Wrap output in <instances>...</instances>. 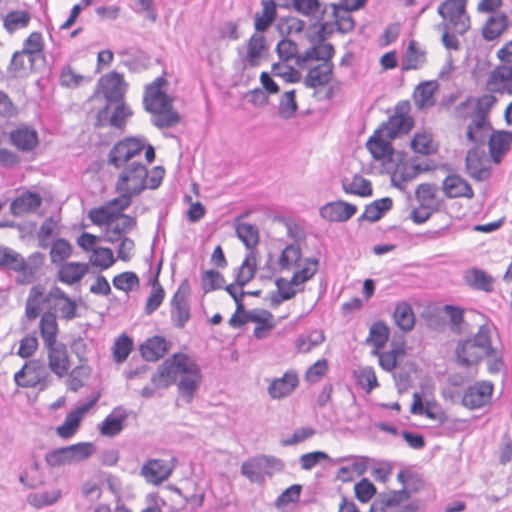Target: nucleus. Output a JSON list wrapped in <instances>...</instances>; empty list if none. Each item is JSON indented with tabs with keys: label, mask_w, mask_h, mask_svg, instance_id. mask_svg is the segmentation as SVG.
Masks as SVG:
<instances>
[{
	"label": "nucleus",
	"mask_w": 512,
	"mask_h": 512,
	"mask_svg": "<svg viewBox=\"0 0 512 512\" xmlns=\"http://www.w3.org/2000/svg\"><path fill=\"white\" fill-rule=\"evenodd\" d=\"M165 170L162 166H155L150 171L140 161H132L122 171L116 182V191L119 196L112 200L120 210L128 208L132 199L141 194L145 189H157L164 178Z\"/></svg>",
	"instance_id": "obj_1"
},
{
	"label": "nucleus",
	"mask_w": 512,
	"mask_h": 512,
	"mask_svg": "<svg viewBox=\"0 0 512 512\" xmlns=\"http://www.w3.org/2000/svg\"><path fill=\"white\" fill-rule=\"evenodd\" d=\"M167 80L160 76L146 86L143 105L147 112L155 115L152 122L158 128H168L180 121V116L173 111V99L168 96L164 87Z\"/></svg>",
	"instance_id": "obj_2"
},
{
	"label": "nucleus",
	"mask_w": 512,
	"mask_h": 512,
	"mask_svg": "<svg viewBox=\"0 0 512 512\" xmlns=\"http://www.w3.org/2000/svg\"><path fill=\"white\" fill-rule=\"evenodd\" d=\"M200 370L197 362L185 353H174L159 365L156 373L151 377L155 388H168L178 375L197 373Z\"/></svg>",
	"instance_id": "obj_3"
},
{
	"label": "nucleus",
	"mask_w": 512,
	"mask_h": 512,
	"mask_svg": "<svg viewBox=\"0 0 512 512\" xmlns=\"http://www.w3.org/2000/svg\"><path fill=\"white\" fill-rule=\"evenodd\" d=\"M145 148V137L130 136L117 141L108 153L107 162L109 165L120 169L126 167L132 161H139L142 151Z\"/></svg>",
	"instance_id": "obj_4"
},
{
	"label": "nucleus",
	"mask_w": 512,
	"mask_h": 512,
	"mask_svg": "<svg viewBox=\"0 0 512 512\" xmlns=\"http://www.w3.org/2000/svg\"><path fill=\"white\" fill-rule=\"evenodd\" d=\"M284 468L283 462L269 455H258L244 461L241 465V474L250 482L263 484L266 476H272L274 472Z\"/></svg>",
	"instance_id": "obj_5"
},
{
	"label": "nucleus",
	"mask_w": 512,
	"mask_h": 512,
	"mask_svg": "<svg viewBox=\"0 0 512 512\" xmlns=\"http://www.w3.org/2000/svg\"><path fill=\"white\" fill-rule=\"evenodd\" d=\"M14 380L20 387L46 389L51 384L50 374L40 360H30L15 373Z\"/></svg>",
	"instance_id": "obj_6"
},
{
	"label": "nucleus",
	"mask_w": 512,
	"mask_h": 512,
	"mask_svg": "<svg viewBox=\"0 0 512 512\" xmlns=\"http://www.w3.org/2000/svg\"><path fill=\"white\" fill-rule=\"evenodd\" d=\"M46 312H53L55 318L59 316L65 320H72L77 316V304L60 287L53 286L42 299Z\"/></svg>",
	"instance_id": "obj_7"
},
{
	"label": "nucleus",
	"mask_w": 512,
	"mask_h": 512,
	"mask_svg": "<svg viewBox=\"0 0 512 512\" xmlns=\"http://www.w3.org/2000/svg\"><path fill=\"white\" fill-rule=\"evenodd\" d=\"M466 5L467 0H445L438 6L439 15L460 35L470 29V18L466 13Z\"/></svg>",
	"instance_id": "obj_8"
},
{
	"label": "nucleus",
	"mask_w": 512,
	"mask_h": 512,
	"mask_svg": "<svg viewBox=\"0 0 512 512\" xmlns=\"http://www.w3.org/2000/svg\"><path fill=\"white\" fill-rule=\"evenodd\" d=\"M497 99L492 94H484L480 97H468L456 107V115L459 118L467 119L475 117L489 120L488 116Z\"/></svg>",
	"instance_id": "obj_9"
},
{
	"label": "nucleus",
	"mask_w": 512,
	"mask_h": 512,
	"mask_svg": "<svg viewBox=\"0 0 512 512\" xmlns=\"http://www.w3.org/2000/svg\"><path fill=\"white\" fill-rule=\"evenodd\" d=\"M493 389L489 381L476 382L464 391L461 403L470 410L482 408L491 402Z\"/></svg>",
	"instance_id": "obj_10"
},
{
	"label": "nucleus",
	"mask_w": 512,
	"mask_h": 512,
	"mask_svg": "<svg viewBox=\"0 0 512 512\" xmlns=\"http://www.w3.org/2000/svg\"><path fill=\"white\" fill-rule=\"evenodd\" d=\"M408 105L399 104L396 107L394 115L390 116L387 122L381 124L380 128L383 130L386 138H395L398 135L408 133L413 127L414 121L408 115L406 109Z\"/></svg>",
	"instance_id": "obj_11"
},
{
	"label": "nucleus",
	"mask_w": 512,
	"mask_h": 512,
	"mask_svg": "<svg viewBox=\"0 0 512 512\" xmlns=\"http://www.w3.org/2000/svg\"><path fill=\"white\" fill-rule=\"evenodd\" d=\"M486 87L491 93L512 96V66H496L487 78Z\"/></svg>",
	"instance_id": "obj_12"
},
{
	"label": "nucleus",
	"mask_w": 512,
	"mask_h": 512,
	"mask_svg": "<svg viewBox=\"0 0 512 512\" xmlns=\"http://www.w3.org/2000/svg\"><path fill=\"white\" fill-rule=\"evenodd\" d=\"M115 106L110 114V105L106 104L97 113V125L102 126L106 123L115 128L122 129L126 125V120L132 116V110L123 101L114 102Z\"/></svg>",
	"instance_id": "obj_13"
},
{
	"label": "nucleus",
	"mask_w": 512,
	"mask_h": 512,
	"mask_svg": "<svg viewBox=\"0 0 512 512\" xmlns=\"http://www.w3.org/2000/svg\"><path fill=\"white\" fill-rule=\"evenodd\" d=\"M357 212V207L343 200L328 202L319 208L321 218L329 222H346Z\"/></svg>",
	"instance_id": "obj_14"
},
{
	"label": "nucleus",
	"mask_w": 512,
	"mask_h": 512,
	"mask_svg": "<svg viewBox=\"0 0 512 512\" xmlns=\"http://www.w3.org/2000/svg\"><path fill=\"white\" fill-rule=\"evenodd\" d=\"M187 295L188 290L181 285L171 299V321L177 328H183L191 317Z\"/></svg>",
	"instance_id": "obj_15"
},
{
	"label": "nucleus",
	"mask_w": 512,
	"mask_h": 512,
	"mask_svg": "<svg viewBox=\"0 0 512 512\" xmlns=\"http://www.w3.org/2000/svg\"><path fill=\"white\" fill-rule=\"evenodd\" d=\"M99 85L106 99V104L112 105L114 102L123 101L126 85L124 78L117 72H112L101 77Z\"/></svg>",
	"instance_id": "obj_16"
},
{
	"label": "nucleus",
	"mask_w": 512,
	"mask_h": 512,
	"mask_svg": "<svg viewBox=\"0 0 512 512\" xmlns=\"http://www.w3.org/2000/svg\"><path fill=\"white\" fill-rule=\"evenodd\" d=\"M47 349L48 367L58 377H64L70 368L69 355L64 343L45 347Z\"/></svg>",
	"instance_id": "obj_17"
},
{
	"label": "nucleus",
	"mask_w": 512,
	"mask_h": 512,
	"mask_svg": "<svg viewBox=\"0 0 512 512\" xmlns=\"http://www.w3.org/2000/svg\"><path fill=\"white\" fill-rule=\"evenodd\" d=\"M298 374L294 370L286 371L282 377L273 379L268 386V394L272 399L289 396L298 386Z\"/></svg>",
	"instance_id": "obj_18"
},
{
	"label": "nucleus",
	"mask_w": 512,
	"mask_h": 512,
	"mask_svg": "<svg viewBox=\"0 0 512 512\" xmlns=\"http://www.w3.org/2000/svg\"><path fill=\"white\" fill-rule=\"evenodd\" d=\"M42 204V197L37 192L26 190L17 195L10 204L13 216L21 217L35 212Z\"/></svg>",
	"instance_id": "obj_19"
},
{
	"label": "nucleus",
	"mask_w": 512,
	"mask_h": 512,
	"mask_svg": "<svg viewBox=\"0 0 512 512\" xmlns=\"http://www.w3.org/2000/svg\"><path fill=\"white\" fill-rule=\"evenodd\" d=\"M9 139L11 144L22 152L34 150L39 143L37 131L28 125L19 126L11 131Z\"/></svg>",
	"instance_id": "obj_20"
},
{
	"label": "nucleus",
	"mask_w": 512,
	"mask_h": 512,
	"mask_svg": "<svg viewBox=\"0 0 512 512\" xmlns=\"http://www.w3.org/2000/svg\"><path fill=\"white\" fill-rule=\"evenodd\" d=\"M172 466L162 459H150L141 468V475L152 484H160L172 473Z\"/></svg>",
	"instance_id": "obj_21"
},
{
	"label": "nucleus",
	"mask_w": 512,
	"mask_h": 512,
	"mask_svg": "<svg viewBox=\"0 0 512 512\" xmlns=\"http://www.w3.org/2000/svg\"><path fill=\"white\" fill-rule=\"evenodd\" d=\"M457 363L463 367H471L486 357L481 349L476 347L471 338L460 340L455 350Z\"/></svg>",
	"instance_id": "obj_22"
},
{
	"label": "nucleus",
	"mask_w": 512,
	"mask_h": 512,
	"mask_svg": "<svg viewBox=\"0 0 512 512\" xmlns=\"http://www.w3.org/2000/svg\"><path fill=\"white\" fill-rule=\"evenodd\" d=\"M334 64L332 61L322 62L309 69L304 84L308 88L328 85L333 79Z\"/></svg>",
	"instance_id": "obj_23"
},
{
	"label": "nucleus",
	"mask_w": 512,
	"mask_h": 512,
	"mask_svg": "<svg viewBox=\"0 0 512 512\" xmlns=\"http://www.w3.org/2000/svg\"><path fill=\"white\" fill-rule=\"evenodd\" d=\"M324 38L321 41L309 47L304 53L296 57V65L302 67L308 61H332L335 54V49L332 44L324 43Z\"/></svg>",
	"instance_id": "obj_24"
},
{
	"label": "nucleus",
	"mask_w": 512,
	"mask_h": 512,
	"mask_svg": "<svg viewBox=\"0 0 512 512\" xmlns=\"http://www.w3.org/2000/svg\"><path fill=\"white\" fill-rule=\"evenodd\" d=\"M128 411L122 406H118L105 417L99 424L101 435L107 437H115L121 433L124 428V422L128 418Z\"/></svg>",
	"instance_id": "obj_25"
},
{
	"label": "nucleus",
	"mask_w": 512,
	"mask_h": 512,
	"mask_svg": "<svg viewBox=\"0 0 512 512\" xmlns=\"http://www.w3.org/2000/svg\"><path fill=\"white\" fill-rule=\"evenodd\" d=\"M386 138L383 130L379 127L368 139L366 146L375 160H382L392 156L393 148L389 140Z\"/></svg>",
	"instance_id": "obj_26"
},
{
	"label": "nucleus",
	"mask_w": 512,
	"mask_h": 512,
	"mask_svg": "<svg viewBox=\"0 0 512 512\" xmlns=\"http://www.w3.org/2000/svg\"><path fill=\"white\" fill-rule=\"evenodd\" d=\"M465 165L470 177L477 181H484L490 176V169L483 164V154L476 147L468 150Z\"/></svg>",
	"instance_id": "obj_27"
},
{
	"label": "nucleus",
	"mask_w": 512,
	"mask_h": 512,
	"mask_svg": "<svg viewBox=\"0 0 512 512\" xmlns=\"http://www.w3.org/2000/svg\"><path fill=\"white\" fill-rule=\"evenodd\" d=\"M443 191L448 198L474 196L471 185L458 175H448L443 181Z\"/></svg>",
	"instance_id": "obj_28"
},
{
	"label": "nucleus",
	"mask_w": 512,
	"mask_h": 512,
	"mask_svg": "<svg viewBox=\"0 0 512 512\" xmlns=\"http://www.w3.org/2000/svg\"><path fill=\"white\" fill-rule=\"evenodd\" d=\"M512 132L497 131L489 138V151L495 163H499L504 154L510 149Z\"/></svg>",
	"instance_id": "obj_29"
},
{
	"label": "nucleus",
	"mask_w": 512,
	"mask_h": 512,
	"mask_svg": "<svg viewBox=\"0 0 512 512\" xmlns=\"http://www.w3.org/2000/svg\"><path fill=\"white\" fill-rule=\"evenodd\" d=\"M88 272V265L79 262H66L61 265L57 272L60 282L73 285L79 282Z\"/></svg>",
	"instance_id": "obj_30"
},
{
	"label": "nucleus",
	"mask_w": 512,
	"mask_h": 512,
	"mask_svg": "<svg viewBox=\"0 0 512 512\" xmlns=\"http://www.w3.org/2000/svg\"><path fill=\"white\" fill-rule=\"evenodd\" d=\"M167 350V341L161 336L149 338L140 346V353L142 357L146 361L150 362H154L162 358Z\"/></svg>",
	"instance_id": "obj_31"
},
{
	"label": "nucleus",
	"mask_w": 512,
	"mask_h": 512,
	"mask_svg": "<svg viewBox=\"0 0 512 512\" xmlns=\"http://www.w3.org/2000/svg\"><path fill=\"white\" fill-rule=\"evenodd\" d=\"M262 11L255 14L254 27L257 32H265L273 24L277 16V6L274 0H262Z\"/></svg>",
	"instance_id": "obj_32"
},
{
	"label": "nucleus",
	"mask_w": 512,
	"mask_h": 512,
	"mask_svg": "<svg viewBox=\"0 0 512 512\" xmlns=\"http://www.w3.org/2000/svg\"><path fill=\"white\" fill-rule=\"evenodd\" d=\"M393 318L397 327L404 332L411 331L415 326L416 318L413 308L406 301L398 302L395 305Z\"/></svg>",
	"instance_id": "obj_33"
},
{
	"label": "nucleus",
	"mask_w": 512,
	"mask_h": 512,
	"mask_svg": "<svg viewBox=\"0 0 512 512\" xmlns=\"http://www.w3.org/2000/svg\"><path fill=\"white\" fill-rule=\"evenodd\" d=\"M40 335L45 347L58 344V324L53 312H45L39 323Z\"/></svg>",
	"instance_id": "obj_34"
},
{
	"label": "nucleus",
	"mask_w": 512,
	"mask_h": 512,
	"mask_svg": "<svg viewBox=\"0 0 512 512\" xmlns=\"http://www.w3.org/2000/svg\"><path fill=\"white\" fill-rule=\"evenodd\" d=\"M495 331L496 327L492 323L486 322L479 327L473 337H470L486 357H492L495 354L496 348L492 346V334Z\"/></svg>",
	"instance_id": "obj_35"
},
{
	"label": "nucleus",
	"mask_w": 512,
	"mask_h": 512,
	"mask_svg": "<svg viewBox=\"0 0 512 512\" xmlns=\"http://www.w3.org/2000/svg\"><path fill=\"white\" fill-rule=\"evenodd\" d=\"M471 121L466 129V138L470 143L479 145L485 143L488 132L492 129L489 120L470 117Z\"/></svg>",
	"instance_id": "obj_36"
},
{
	"label": "nucleus",
	"mask_w": 512,
	"mask_h": 512,
	"mask_svg": "<svg viewBox=\"0 0 512 512\" xmlns=\"http://www.w3.org/2000/svg\"><path fill=\"white\" fill-rule=\"evenodd\" d=\"M201 382V370H198L197 373H190L180 378L177 384L178 392L187 403H190L193 400L194 394L199 388Z\"/></svg>",
	"instance_id": "obj_37"
},
{
	"label": "nucleus",
	"mask_w": 512,
	"mask_h": 512,
	"mask_svg": "<svg viewBox=\"0 0 512 512\" xmlns=\"http://www.w3.org/2000/svg\"><path fill=\"white\" fill-rule=\"evenodd\" d=\"M24 257L10 247L0 245V268L14 271L21 275Z\"/></svg>",
	"instance_id": "obj_38"
},
{
	"label": "nucleus",
	"mask_w": 512,
	"mask_h": 512,
	"mask_svg": "<svg viewBox=\"0 0 512 512\" xmlns=\"http://www.w3.org/2000/svg\"><path fill=\"white\" fill-rule=\"evenodd\" d=\"M275 285L277 291L270 294L271 306L276 308L284 301L290 300L295 297L297 291L294 289V283L291 280H286L283 277L276 279Z\"/></svg>",
	"instance_id": "obj_39"
},
{
	"label": "nucleus",
	"mask_w": 512,
	"mask_h": 512,
	"mask_svg": "<svg viewBox=\"0 0 512 512\" xmlns=\"http://www.w3.org/2000/svg\"><path fill=\"white\" fill-rule=\"evenodd\" d=\"M266 49V39L264 35L255 33L247 43L246 64L250 67L259 65L263 51Z\"/></svg>",
	"instance_id": "obj_40"
},
{
	"label": "nucleus",
	"mask_w": 512,
	"mask_h": 512,
	"mask_svg": "<svg viewBox=\"0 0 512 512\" xmlns=\"http://www.w3.org/2000/svg\"><path fill=\"white\" fill-rule=\"evenodd\" d=\"M466 282L469 286L476 290H481L485 292H491L494 288V279L491 275L487 274L485 271L472 268L470 269L465 276Z\"/></svg>",
	"instance_id": "obj_41"
},
{
	"label": "nucleus",
	"mask_w": 512,
	"mask_h": 512,
	"mask_svg": "<svg viewBox=\"0 0 512 512\" xmlns=\"http://www.w3.org/2000/svg\"><path fill=\"white\" fill-rule=\"evenodd\" d=\"M437 89L436 82L426 81L420 83L413 94L414 102L419 108L432 107L435 104L434 94Z\"/></svg>",
	"instance_id": "obj_42"
},
{
	"label": "nucleus",
	"mask_w": 512,
	"mask_h": 512,
	"mask_svg": "<svg viewBox=\"0 0 512 512\" xmlns=\"http://www.w3.org/2000/svg\"><path fill=\"white\" fill-rule=\"evenodd\" d=\"M256 273V255L254 251H249L241 266L237 270L235 282L239 288H243L250 282Z\"/></svg>",
	"instance_id": "obj_43"
},
{
	"label": "nucleus",
	"mask_w": 512,
	"mask_h": 512,
	"mask_svg": "<svg viewBox=\"0 0 512 512\" xmlns=\"http://www.w3.org/2000/svg\"><path fill=\"white\" fill-rule=\"evenodd\" d=\"M392 205L393 201L389 197L375 200L365 207V210L359 219L376 222L382 218L385 212L392 208Z\"/></svg>",
	"instance_id": "obj_44"
},
{
	"label": "nucleus",
	"mask_w": 512,
	"mask_h": 512,
	"mask_svg": "<svg viewBox=\"0 0 512 512\" xmlns=\"http://www.w3.org/2000/svg\"><path fill=\"white\" fill-rule=\"evenodd\" d=\"M508 26V17L505 14L491 16L482 29V36L487 41L497 39Z\"/></svg>",
	"instance_id": "obj_45"
},
{
	"label": "nucleus",
	"mask_w": 512,
	"mask_h": 512,
	"mask_svg": "<svg viewBox=\"0 0 512 512\" xmlns=\"http://www.w3.org/2000/svg\"><path fill=\"white\" fill-rule=\"evenodd\" d=\"M424 63L425 52L418 48V44L415 40H411L402 60V69L416 70L421 68Z\"/></svg>",
	"instance_id": "obj_46"
},
{
	"label": "nucleus",
	"mask_w": 512,
	"mask_h": 512,
	"mask_svg": "<svg viewBox=\"0 0 512 512\" xmlns=\"http://www.w3.org/2000/svg\"><path fill=\"white\" fill-rule=\"evenodd\" d=\"M118 209L117 204H113L112 200L105 206H101L98 208H93L89 211L88 217L89 219L96 225H109L118 216L116 213Z\"/></svg>",
	"instance_id": "obj_47"
},
{
	"label": "nucleus",
	"mask_w": 512,
	"mask_h": 512,
	"mask_svg": "<svg viewBox=\"0 0 512 512\" xmlns=\"http://www.w3.org/2000/svg\"><path fill=\"white\" fill-rule=\"evenodd\" d=\"M235 229L237 237L249 251H253L259 242L258 228L253 224L237 222Z\"/></svg>",
	"instance_id": "obj_48"
},
{
	"label": "nucleus",
	"mask_w": 512,
	"mask_h": 512,
	"mask_svg": "<svg viewBox=\"0 0 512 512\" xmlns=\"http://www.w3.org/2000/svg\"><path fill=\"white\" fill-rule=\"evenodd\" d=\"M389 339V328L382 322L373 323L369 329L367 343H371L376 350L382 349Z\"/></svg>",
	"instance_id": "obj_49"
},
{
	"label": "nucleus",
	"mask_w": 512,
	"mask_h": 512,
	"mask_svg": "<svg viewBox=\"0 0 512 512\" xmlns=\"http://www.w3.org/2000/svg\"><path fill=\"white\" fill-rule=\"evenodd\" d=\"M30 20L31 16L27 11H11L4 18V27L8 32L12 33L18 29L26 28Z\"/></svg>",
	"instance_id": "obj_50"
},
{
	"label": "nucleus",
	"mask_w": 512,
	"mask_h": 512,
	"mask_svg": "<svg viewBox=\"0 0 512 512\" xmlns=\"http://www.w3.org/2000/svg\"><path fill=\"white\" fill-rule=\"evenodd\" d=\"M343 190L347 194H354L361 197L372 195L371 182L362 176L356 175L350 183L343 182Z\"/></svg>",
	"instance_id": "obj_51"
},
{
	"label": "nucleus",
	"mask_w": 512,
	"mask_h": 512,
	"mask_svg": "<svg viewBox=\"0 0 512 512\" xmlns=\"http://www.w3.org/2000/svg\"><path fill=\"white\" fill-rule=\"evenodd\" d=\"M319 260L316 258H306L304 260V266L295 271L292 276V283L295 286H299L313 278L318 271Z\"/></svg>",
	"instance_id": "obj_52"
},
{
	"label": "nucleus",
	"mask_w": 512,
	"mask_h": 512,
	"mask_svg": "<svg viewBox=\"0 0 512 512\" xmlns=\"http://www.w3.org/2000/svg\"><path fill=\"white\" fill-rule=\"evenodd\" d=\"M61 496L59 489H53L52 491H44L40 493H31L27 497V502L37 508H43L50 506L58 501Z\"/></svg>",
	"instance_id": "obj_53"
},
{
	"label": "nucleus",
	"mask_w": 512,
	"mask_h": 512,
	"mask_svg": "<svg viewBox=\"0 0 512 512\" xmlns=\"http://www.w3.org/2000/svg\"><path fill=\"white\" fill-rule=\"evenodd\" d=\"M133 349V340L127 334H121L113 345V359L116 363H123Z\"/></svg>",
	"instance_id": "obj_54"
},
{
	"label": "nucleus",
	"mask_w": 512,
	"mask_h": 512,
	"mask_svg": "<svg viewBox=\"0 0 512 512\" xmlns=\"http://www.w3.org/2000/svg\"><path fill=\"white\" fill-rule=\"evenodd\" d=\"M44 47L42 34L40 32H32L24 41L22 53L28 56L30 67L34 64V54L42 52Z\"/></svg>",
	"instance_id": "obj_55"
},
{
	"label": "nucleus",
	"mask_w": 512,
	"mask_h": 512,
	"mask_svg": "<svg viewBox=\"0 0 512 512\" xmlns=\"http://www.w3.org/2000/svg\"><path fill=\"white\" fill-rule=\"evenodd\" d=\"M72 254L71 244L63 238H57L51 244L50 258L52 263H62Z\"/></svg>",
	"instance_id": "obj_56"
},
{
	"label": "nucleus",
	"mask_w": 512,
	"mask_h": 512,
	"mask_svg": "<svg viewBox=\"0 0 512 512\" xmlns=\"http://www.w3.org/2000/svg\"><path fill=\"white\" fill-rule=\"evenodd\" d=\"M302 252L300 246L296 243L287 245L279 257V266L283 270H288L296 265L301 259Z\"/></svg>",
	"instance_id": "obj_57"
},
{
	"label": "nucleus",
	"mask_w": 512,
	"mask_h": 512,
	"mask_svg": "<svg viewBox=\"0 0 512 512\" xmlns=\"http://www.w3.org/2000/svg\"><path fill=\"white\" fill-rule=\"evenodd\" d=\"M44 260L45 256L39 252L33 253L28 259L24 258V267L23 270H21L23 279L31 282L35 274L43 266Z\"/></svg>",
	"instance_id": "obj_58"
},
{
	"label": "nucleus",
	"mask_w": 512,
	"mask_h": 512,
	"mask_svg": "<svg viewBox=\"0 0 512 512\" xmlns=\"http://www.w3.org/2000/svg\"><path fill=\"white\" fill-rule=\"evenodd\" d=\"M412 149L424 155H429L436 150L432 135L427 132L416 133L411 141Z\"/></svg>",
	"instance_id": "obj_59"
},
{
	"label": "nucleus",
	"mask_w": 512,
	"mask_h": 512,
	"mask_svg": "<svg viewBox=\"0 0 512 512\" xmlns=\"http://www.w3.org/2000/svg\"><path fill=\"white\" fill-rule=\"evenodd\" d=\"M298 109V105L296 102L295 91L290 90L286 91L279 102V110L278 114L283 119H289L294 116L295 112Z\"/></svg>",
	"instance_id": "obj_60"
},
{
	"label": "nucleus",
	"mask_w": 512,
	"mask_h": 512,
	"mask_svg": "<svg viewBox=\"0 0 512 512\" xmlns=\"http://www.w3.org/2000/svg\"><path fill=\"white\" fill-rule=\"evenodd\" d=\"M81 419L79 418V414H74L70 411L66 418L60 426L56 428V433L63 439L71 438L78 430L80 426Z\"/></svg>",
	"instance_id": "obj_61"
},
{
	"label": "nucleus",
	"mask_w": 512,
	"mask_h": 512,
	"mask_svg": "<svg viewBox=\"0 0 512 512\" xmlns=\"http://www.w3.org/2000/svg\"><path fill=\"white\" fill-rule=\"evenodd\" d=\"M92 265L100 267L101 269H108L114 262L113 251L110 248L98 247L95 248L90 257Z\"/></svg>",
	"instance_id": "obj_62"
},
{
	"label": "nucleus",
	"mask_w": 512,
	"mask_h": 512,
	"mask_svg": "<svg viewBox=\"0 0 512 512\" xmlns=\"http://www.w3.org/2000/svg\"><path fill=\"white\" fill-rule=\"evenodd\" d=\"M324 339V334L321 331L314 330L307 336L299 337L296 342V347L299 352L307 353L322 344Z\"/></svg>",
	"instance_id": "obj_63"
},
{
	"label": "nucleus",
	"mask_w": 512,
	"mask_h": 512,
	"mask_svg": "<svg viewBox=\"0 0 512 512\" xmlns=\"http://www.w3.org/2000/svg\"><path fill=\"white\" fill-rule=\"evenodd\" d=\"M225 284L224 277L216 270L205 271L202 275L201 285L205 293L222 289Z\"/></svg>",
	"instance_id": "obj_64"
}]
</instances>
